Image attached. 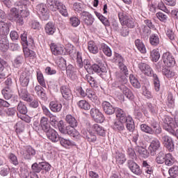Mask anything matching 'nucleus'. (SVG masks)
I'll return each instance as SVG.
<instances>
[{"label": "nucleus", "instance_id": "16", "mask_svg": "<svg viewBox=\"0 0 178 178\" xmlns=\"http://www.w3.org/2000/svg\"><path fill=\"white\" fill-rule=\"evenodd\" d=\"M128 166L130 170H131V172L134 173V175H141V169L136 162L131 160L128 161Z\"/></svg>", "mask_w": 178, "mask_h": 178}, {"label": "nucleus", "instance_id": "46", "mask_svg": "<svg viewBox=\"0 0 178 178\" xmlns=\"http://www.w3.org/2000/svg\"><path fill=\"white\" fill-rule=\"evenodd\" d=\"M163 74L165 76L167 79H173V77L176 76V72L173 70L165 68L163 70Z\"/></svg>", "mask_w": 178, "mask_h": 178}, {"label": "nucleus", "instance_id": "47", "mask_svg": "<svg viewBox=\"0 0 178 178\" xmlns=\"http://www.w3.org/2000/svg\"><path fill=\"white\" fill-rule=\"evenodd\" d=\"M37 79L39 84H40L42 87H44V88L47 87V85L45 84V80L44 79V75L40 71L37 72Z\"/></svg>", "mask_w": 178, "mask_h": 178}, {"label": "nucleus", "instance_id": "21", "mask_svg": "<svg viewBox=\"0 0 178 178\" xmlns=\"http://www.w3.org/2000/svg\"><path fill=\"white\" fill-rule=\"evenodd\" d=\"M74 127H76L67 126L66 134H68V136H70L71 137H74V138H79L80 133L79 131L76 130Z\"/></svg>", "mask_w": 178, "mask_h": 178}, {"label": "nucleus", "instance_id": "19", "mask_svg": "<svg viewBox=\"0 0 178 178\" xmlns=\"http://www.w3.org/2000/svg\"><path fill=\"white\" fill-rule=\"evenodd\" d=\"M18 94L22 99L26 101V102H31V97H30V95L29 94V92H27V89L26 88H20V90H18Z\"/></svg>", "mask_w": 178, "mask_h": 178}, {"label": "nucleus", "instance_id": "13", "mask_svg": "<svg viewBox=\"0 0 178 178\" xmlns=\"http://www.w3.org/2000/svg\"><path fill=\"white\" fill-rule=\"evenodd\" d=\"M23 51L25 58H29L31 63L35 60V53L33 50H31L29 46L24 45L23 47Z\"/></svg>", "mask_w": 178, "mask_h": 178}, {"label": "nucleus", "instance_id": "22", "mask_svg": "<svg viewBox=\"0 0 178 178\" xmlns=\"http://www.w3.org/2000/svg\"><path fill=\"white\" fill-rule=\"evenodd\" d=\"M120 90L122 91V94H124V95H125L128 99H130L131 101L134 99V95L133 94V92L126 87V86L122 85L120 86Z\"/></svg>", "mask_w": 178, "mask_h": 178}, {"label": "nucleus", "instance_id": "61", "mask_svg": "<svg viewBox=\"0 0 178 178\" xmlns=\"http://www.w3.org/2000/svg\"><path fill=\"white\" fill-rule=\"evenodd\" d=\"M122 26H127V27H129V29H133L135 26L134 19L128 17Z\"/></svg>", "mask_w": 178, "mask_h": 178}, {"label": "nucleus", "instance_id": "2", "mask_svg": "<svg viewBox=\"0 0 178 178\" xmlns=\"http://www.w3.org/2000/svg\"><path fill=\"white\" fill-rule=\"evenodd\" d=\"M36 13L40 17L41 20H48L49 19V13H48V8L44 3H39L35 7Z\"/></svg>", "mask_w": 178, "mask_h": 178}, {"label": "nucleus", "instance_id": "53", "mask_svg": "<svg viewBox=\"0 0 178 178\" xmlns=\"http://www.w3.org/2000/svg\"><path fill=\"white\" fill-rule=\"evenodd\" d=\"M15 131L17 134L23 133L24 131V124L23 121H19L15 126Z\"/></svg>", "mask_w": 178, "mask_h": 178}, {"label": "nucleus", "instance_id": "14", "mask_svg": "<svg viewBox=\"0 0 178 178\" xmlns=\"http://www.w3.org/2000/svg\"><path fill=\"white\" fill-rule=\"evenodd\" d=\"M46 133H47V138L50 140V141H52V143H58V141L60 140L59 134L56 131H55V129H49Z\"/></svg>", "mask_w": 178, "mask_h": 178}, {"label": "nucleus", "instance_id": "25", "mask_svg": "<svg viewBox=\"0 0 178 178\" xmlns=\"http://www.w3.org/2000/svg\"><path fill=\"white\" fill-rule=\"evenodd\" d=\"M124 123H126V122H122L117 120L113 123L112 128L115 131H118L119 133H120L121 131H123V130H124Z\"/></svg>", "mask_w": 178, "mask_h": 178}, {"label": "nucleus", "instance_id": "60", "mask_svg": "<svg viewBox=\"0 0 178 178\" xmlns=\"http://www.w3.org/2000/svg\"><path fill=\"white\" fill-rule=\"evenodd\" d=\"M156 16L160 22H163V23H166L168 22V15H165L162 12H159L156 14Z\"/></svg>", "mask_w": 178, "mask_h": 178}, {"label": "nucleus", "instance_id": "41", "mask_svg": "<svg viewBox=\"0 0 178 178\" xmlns=\"http://www.w3.org/2000/svg\"><path fill=\"white\" fill-rule=\"evenodd\" d=\"M129 80L131 84L135 88H140L141 87V85L140 84V82L138 81V79L134 76L133 74L129 75Z\"/></svg>", "mask_w": 178, "mask_h": 178}, {"label": "nucleus", "instance_id": "36", "mask_svg": "<svg viewBox=\"0 0 178 178\" xmlns=\"http://www.w3.org/2000/svg\"><path fill=\"white\" fill-rule=\"evenodd\" d=\"M87 96L92 102H97L98 99V96H97V93L92 89L88 88L87 89Z\"/></svg>", "mask_w": 178, "mask_h": 178}, {"label": "nucleus", "instance_id": "52", "mask_svg": "<svg viewBox=\"0 0 178 178\" xmlns=\"http://www.w3.org/2000/svg\"><path fill=\"white\" fill-rule=\"evenodd\" d=\"M140 129L142 131L147 133V134H154V129L146 124H142L140 125Z\"/></svg>", "mask_w": 178, "mask_h": 178}, {"label": "nucleus", "instance_id": "38", "mask_svg": "<svg viewBox=\"0 0 178 178\" xmlns=\"http://www.w3.org/2000/svg\"><path fill=\"white\" fill-rule=\"evenodd\" d=\"M65 121L68 124H70V127H77V120L72 115H67L65 117Z\"/></svg>", "mask_w": 178, "mask_h": 178}, {"label": "nucleus", "instance_id": "64", "mask_svg": "<svg viewBox=\"0 0 178 178\" xmlns=\"http://www.w3.org/2000/svg\"><path fill=\"white\" fill-rule=\"evenodd\" d=\"M168 173L170 176H174L177 177L178 176V167L177 166H173L172 168H170L168 170Z\"/></svg>", "mask_w": 178, "mask_h": 178}, {"label": "nucleus", "instance_id": "5", "mask_svg": "<svg viewBox=\"0 0 178 178\" xmlns=\"http://www.w3.org/2000/svg\"><path fill=\"white\" fill-rule=\"evenodd\" d=\"M90 116H92V118L95 121L97 122V123H104V120H105L104 115L97 108H91Z\"/></svg>", "mask_w": 178, "mask_h": 178}, {"label": "nucleus", "instance_id": "49", "mask_svg": "<svg viewBox=\"0 0 178 178\" xmlns=\"http://www.w3.org/2000/svg\"><path fill=\"white\" fill-rule=\"evenodd\" d=\"M80 19L76 16H73L70 18V24H71L72 27H79V26H80Z\"/></svg>", "mask_w": 178, "mask_h": 178}, {"label": "nucleus", "instance_id": "29", "mask_svg": "<svg viewBox=\"0 0 178 178\" xmlns=\"http://www.w3.org/2000/svg\"><path fill=\"white\" fill-rule=\"evenodd\" d=\"M118 81H115L112 83V87L120 88L122 87V86H124L125 84H127V78H126L125 76H121L120 79H118Z\"/></svg>", "mask_w": 178, "mask_h": 178}, {"label": "nucleus", "instance_id": "4", "mask_svg": "<svg viewBox=\"0 0 178 178\" xmlns=\"http://www.w3.org/2000/svg\"><path fill=\"white\" fill-rule=\"evenodd\" d=\"M113 60L115 62V63H118L119 68L120 70H122V72H123L125 76L129 75V70H127V67L124 65V58H123L120 54L115 53L114 55Z\"/></svg>", "mask_w": 178, "mask_h": 178}, {"label": "nucleus", "instance_id": "6", "mask_svg": "<svg viewBox=\"0 0 178 178\" xmlns=\"http://www.w3.org/2000/svg\"><path fill=\"white\" fill-rule=\"evenodd\" d=\"M81 19L86 26H92V23H94V17H92V15L87 11L81 13Z\"/></svg>", "mask_w": 178, "mask_h": 178}, {"label": "nucleus", "instance_id": "62", "mask_svg": "<svg viewBox=\"0 0 178 178\" xmlns=\"http://www.w3.org/2000/svg\"><path fill=\"white\" fill-rule=\"evenodd\" d=\"M165 154L161 152L160 153H159L158 156L156 158V162H157L159 164H162L165 163Z\"/></svg>", "mask_w": 178, "mask_h": 178}, {"label": "nucleus", "instance_id": "31", "mask_svg": "<svg viewBox=\"0 0 178 178\" xmlns=\"http://www.w3.org/2000/svg\"><path fill=\"white\" fill-rule=\"evenodd\" d=\"M60 143L64 148H70L71 147H74V145H76L74 142L64 138H60Z\"/></svg>", "mask_w": 178, "mask_h": 178}, {"label": "nucleus", "instance_id": "3", "mask_svg": "<svg viewBox=\"0 0 178 178\" xmlns=\"http://www.w3.org/2000/svg\"><path fill=\"white\" fill-rule=\"evenodd\" d=\"M6 20V14L3 10H0V34L6 35L9 34V24L5 23Z\"/></svg>", "mask_w": 178, "mask_h": 178}, {"label": "nucleus", "instance_id": "63", "mask_svg": "<svg viewBox=\"0 0 178 178\" xmlns=\"http://www.w3.org/2000/svg\"><path fill=\"white\" fill-rule=\"evenodd\" d=\"M154 88L156 91H159L161 88V82L159 81V79H158V76L154 75Z\"/></svg>", "mask_w": 178, "mask_h": 178}, {"label": "nucleus", "instance_id": "26", "mask_svg": "<svg viewBox=\"0 0 178 178\" xmlns=\"http://www.w3.org/2000/svg\"><path fill=\"white\" fill-rule=\"evenodd\" d=\"M1 94L5 99H10L13 97V90L10 87H6L1 90Z\"/></svg>", "mask_w": 178, "mask_h": 178}, {"label": "nucleus", "instance_id": "50", "mask_svg": "<svg viewBox=\"0 0 178 178\" xmlns=\"http://www.w3.org/2000/svg\"><path fill=\"white\" fill-rule=\"evenodd\" d=\"M118 17L122 25L127 20L129 16L126 14V12L120 10L118 12Z\"/></svg>", "mask_w": 178, "mask_h": 178}, {"label": "nucleus", "instance_id": "34", "mask_svg": "<svg viewBox=\"0 0 178 178\" xmlns=\"http://www.w3.org/2000/svg\"><path fill=\"white\" fill-rule=\"evenodd\" d=\"M77 106L80 109H83V111H90L91 109V105L86 100H80L77 102Z\"/></svg>", "mask_w": 178, "mask_h": 178}, {"label": "nucleus", "instance_id": "15", "mask_svg": "<svg viewBox=\"0 0 178 178\" xmlns=\"http://www.w3.org/2000/svg\"><path fill=\"white\" fill-rule=\"evenodd\" d=\"M47 3L49 9L52 12H56L58 8L60 6L62 2L58 0H47Z\"/></svg>", "mask_w": 178, "mask_h": 178}, {"label": "nucleus", "instance_id": "51", "mask_svg": "<svg viewBox=\"0 0 178 178\" xmlns=\"http://www.w3.org/2000/svg\"><path fill=\"white\" fill-rule=\"evenodd\" d=\"M56 63L60 69L66 68V60L63 57H58L56 60Z\"/></svg>", "mask_w": 178, "mask_h": 178}, {"label": "nucleus", "instance_id": "44", "mask_svg": "<svg viewBox=\"0 0 178 178\" xmlns=\"http://www.w3.org/2000/svg\"><path fill=\"white\" fill-rule=\"evenodd\" d=\"M57 126L60 133H62V134H66L67 131V127H66L63 120H60L57 124Z\"/></svg>", "mask_w": 178, "mask_h": 178}, {"label": "nucleus", "instance_id": "37", "mask_svg": "<svg viewBox=\"0 0 178 178\" xmlns=\"http://www.w3.org/2000/svg\"><path fill=\"white\" fill-rule=\"evenodd\" d=\"M125 123H127V129L129 131H134L136 127L134 125V120H133V118L129 115L127 116V119L126 120Z\"/></svg>", "mask_w": 178, "mask_h": 178}, {"label": "nucleus", "instance_id": "12", "mask_svg": "<svg viewBox=\"0 0 178 178\" xmlns=\"http://www.w3.org/2000/svg\"><path fill=\"white\" fill-rule=\"evenodd\" d=\"M30 72H23L19 76V82L22 87H27L30 83Z\"/></svg>", "mask_w": 178, "mask_h": 178}, {"label": "nucleus", "instance_id": "55", "mask_svg": "<svg viewBox=\"0 0 178 178\" xmlns=\"http://www.w3.org/2000/svg\"><path fill=\"white\" fill-rule=\"evenodd\" d=\"M23 56H19L15 58L13 65L15 67H20L22 66V64L23 63Z\"/></svg>", "mask_w": 178, "mask_h": 178}, {"label": "nucleus", "instance_id": "11", "mask_svg": "<svg viewBox=\"0 0 178 178\" xmlns=\"http://www.w3.org/2000/svg\"><path fill=\"white\" fill-rule=\"evenodd\" d=\"M143 145H144V143H140L137 145L135 149H136V152H138V154H139L140 158H145V159L148 158V156H149V152H148V151H147V149H145V148H144V147H143Z\"/></svg>", "mask_w": 178, "mask_h": 178}, {"label": "nucleus", "instance_id": "20", "mask_svg": "<svg viewBox=\"0 0 178 178\" xmlns=\"http://www.w3.org/2000/svg\"><path fill=\"white\" fill-rule=\"evenodd\" d=\"M40 126L44 132L49 131L51 129V125H49V120L48 118L43 116L40 118Z\"/></svg>", "mask_w": 178, "mask_h": 178}, {"label": "nucleus", "instance_id": "59", "mask_svg": "<svg viewBox=\"0 0 178 178\" xmlns=\"http://www.w3.org/2000/svg\"><path fill=\"white\" fill-rule=\"evenodd\" d=\"M8 159H10V163H13V165H15V166H17L19 165V160H17V156L15 155L13 153H10L8 155Z\"/></svg>", "mask_w": 178, "mask_h": 178}, {"label": "nucleus", "instance_id": "48", "mask_svg": "<svg viewBox=\"0 0 178 178\" xmlns=\"http://www.w3.org/2000/svg\"><path fill=\"white\" fill-rule=\"evenodd\" d=\"M88 73H101V67L97 64H94L89 68H86Z\"/></svg>", "mask_w": 178, "mask_h": 178}, {"label": "nucleus", "instance_id": "57", "mask_svg": "<svg viewBox=\"0 0 178 178\" xmlns=\"http://www.w3.org/2000/svg\"><path fill=\"white\" fill-rule=\"evenodd\" d=\"M66 67V72L67 74L69 77H71V79H73L74 77V67H73V65H69Z\"/></svg>", "mask_w": 178, "mask_h": 178}, {"label": "nucleus", "instance_id": "1", "mask_svg": "<svg viewBox=\"0 0 178 178\" xmlns=\"http://www.w3.org/2000/svg\"><path fill=\"white\" fill-rule=\"evenodd\" d=\"M15 5L17 6L16 8L10 9L8 17L11 22H16L22 25L23 24V17H28L30 15V13L27 7L22 5V3H17Z\"/></svg>", "mask_w": 178, "mask_h": 178}, {"label": "nucleus", "instance_id": "40", "mask_svg": "<svg viewBox=\"0 0 178 178\" xmlns=\"http://www.w3.org/2000/svg\"><path fill=\"white\" fill-rule=\"evenodd\" d=\"M165 164L167 166H172L173 163H175V157L172 156V154L168 153L165 154Z\"/></svg>", "mask_w": 178, "mask_h": 178}, {"label": "nucleus", "instance_id": "17", "mask_svg": "<svg viewBox=\"0 0 178 178\" xmlns=\"http://www.w3.org/2000/svg\"><path fill=\"white\" fill-rule=\"evenodd\" d=\"M102 108L106 115H113L116 111V108H113V106L108 102H104L102 103Z\"/></svg>", "mask_w": 178, "mask_h": 178}, {"label": "nucleus", "instance_id": "45", "mask_svg": "<svg viewBox=\"0 0 178 178\" xmlns=\"http://www.w3.org/2000/svg\"><path fill=\"white\" fill-rule=\"evenodd\" d=\"M17 111L22 115H26V113L28 112L27 106H26V105L22 102H19L17 105Z\"/></svg>", "mask_w": 178, "mask_h": 178}, {"label": "nucleus", "instance_id": "8", "mask_svg": "<svg viewBox=\"0 0 178 178\" xmlns=\"http://www.w3.org/2000/svg\"><path fill=\"white\" fill-rule=\"evenodd\" d=\"M162 143L169 151V152H173L175 151V143H173V140H172V138L164 136L162 137Z\"/></svg>", "mask_w": 178, "mask_h": 178}, {"label": "nucleus", "instance_id": "23", "mask_svg": "<svg viewBox=\"0 0 178 178\" xmlns=\"http://www.w3.org/2000/svg\"><path fill=\"white\" fill-rule=\"evenodd\" d=\"M115 115L117 118V120H120L121 122H126L127 119V116H126V113L122 110V108H115Z\"/></svg>", "mask_w": 178, "mask_h": 178}, {"label": "nucleus", "instance_id": "7", "mask_svg": "<svg viewBox=\"0 0 178 178\" xmlns=\"http://www.w3.org/2000/svg\"><path fill=\"white\" fill-rule=\"evenodd\" d=\"M138 68L143 73V74H145L146 76H154L155 74H154V70H152V68L149 65L144 63H140L138 64Z\"/></svg>", "mask_w": 178, "mask_h": 178}, {"label": "nucleus", "instance_id": "35", "mask_svg": "<svg viewBox=\"0 0 178 178\" xmlns=\"http://www.w3.org/2000/svg\"><path fill=\"white\" fill-rule=\"evenodd\" d=\"M85 80L89 83V84L93 88H98V81L95 80L91 75L86 74L85 77Z\"/></svg>", "mask_w": 178, "mask_h": 178}, {"label": "nucleus", "instance_id": "30", "mask_svg": "<svg viewBox=\"0 0 178 178\" xmlns=\"http://www.w3.org/2000/svg\"><path fill=\"white\" fill-rule=\"evenodd\" d=\"M60 91L65 99H70L72 98V91L67 86H62Z\"/></svg>", "mask_w": 178, "mask_h": 178}, {"label": "nucleus", "instance_id": "27", "mask_svg": "<svg viewBox=\"0 0 178 178\" xmlns=\"http://www.w3.org/2000/svg\"><path fill=\"white\" fill-rule=\"evenodd\" d=\"M44 30L47 34L49 35H53L55 33V31H56V27H55V24L54 23L50 22L46 24Z\"/></svg>", "mask_w": 178, "mask_h": 178}, {"label": "nucleus", "instance_id": "10", "mask_svg": "<svg viewBox=\"0 0 178 178\" xmlns=\"http://www.w3.org/2000/svg\"><path fill=\"white\" fill-rule=\"evenodd\" d=\"M163 62L168 67H171V66H174V65L176 63L175 58L169 52L163 53Z\"/></svg>", "mask_w": 178, "mask_h": 178}, {"label": "nucleus", "instance_id": "18", "mask_svg": "<svg viewBox=\"0 0 178 178\" xmlns=\"http://www.w3.org/2000/svg\"><path fill=\"white\" fill-rule=\"evenodd\" d=\"M114 158L115 159V163L117 165H123L124 162H126V155L124 154L117 151L115 152V154H114Z\"/></svg>", "mask_w": 178, "mask_h": 178}, {"label": "nucleus", "instance_id": "56", "mask_svg": "<svg viewBox=\"0 0 178 178\" xmlns=\"http://www.w3.org/2000/svg\"><path fill=\"white\" fill-rule=\"evenodd\" d=\"M157 8L160 10H162V12L167 13V15H170V10H169V8H166V6H165V3H163V2L160 1L158 3Z\"/></svg>", "mask_w": 178, "mask_h": 178}, {"label": "nucleus", "instance_id": "39", "mask_svg": "<svg viewBox=\"0 0 178 178\" xmlns=\"http://www.w3.org/2000/svg\"><path fill=\"white\" fill-rule=\"evenodd\" d=\"M92 131H96L99 136L104 137L105 136V129L102 127L99 126L98 124H95L92 127Z\"/></svg>", "mask_w": 178, "mask_h": 178}, {"label": "nucleus", "instance_id": "54", "mask_svg": "<svg viewBox=\"0 0 178 178\" xmlns=\"http://www.w3.org/2000/svg\"><path fill=\"white\" fill-rule=\"evenodd\" d=\"M151 126L154 129L153 131L154 134H161V133H162V129L161 128V127H159V124H158V122H156V121H154L151 124Z\"/></svg>", "mask_w": 178, "mask_h": 178}, {"label": "nucleus", "instance_id": "58", "mask_svg": "<svg viewBox=\"0 0 178 178\" xmlns=\"http://www.w3.org/2000/svg\"><path fill=\"white\" fill-rule=\"evenodd\" d=\"M149 41L152 45H158L159 44V36L156 34L152 35Z\"/></svg>", "mask_w": 178, "mask_h": 178}, {"label": "nucleus", "instance_id": "33", "mask_svg": "<svg viewBox=\"0 0 178 178\" xmlns=\"http://www.w3.org/2000/svg\"><path fill=\"white\" fill-rule=\"evenodd\" d=\"M53 55H62L63 54V47L60 45H51L50 47Z\"/></svg>", "mask_w": 178, "mask_h": 178}, {"label": "nucleus", "instance_id": "9", "mask_svg": "<svg viewBox=\"0 0 178 178\" xmlns=\"http://www.w3.org/2000/svg\"><path fill=\"white\" fill-rule=\"evenodd\" d=\"M160 147H161V142L159 141V140L156 138L153 139L151 141L150 145L148 147V149L150 152V155H152V156L156 155V151L159 150Z\"/></svg>", "mask_w": 178, "mask_h": 178}, {"label": "nucleus", "instance_id": "24", "mask_svg": "<svg viewBox=\"0 0 178 178\" xmlns=\"http://www.w3.org/2000/svg\"><path fill=\"white\" fill-rule=\"evenodd\" d=\"M49 108L51 112L58 113L62 111V104L58 102L53 101L49 104Z\"/></svg>", "mask_w": 178, "mask_h": 178}, {"label": "nucleus", "instance_id": "42", "mask_svg": "<svg viewBox=\"0 0 178 178\" xmlns=\"http://www.w3.org/2000/svg\"><path fill=\"white\" fill-rule=\"evenodd\" d=\"M57 10H59V13L62 15L64 17H67L69 16V13H67V8H66V6L61 3L60 4V6L57 8Z\"/></svg>", "mask_w": 178, "mask_h": 178}, {"label": "nucleus", "instance_id": "32", "mask_svg": "<svg viewBox=\"0 0 178 178\" xmlns=\"http://www.w3.org/2000/svg\"><path fill=\"white\" fill-rule=\"evenodd\" d=\"M35 154V149L30 146H28L24 153V158H25V159H31V156H34Z\"/></svg>", "mask_w": 178, "mask_h": 178}, {"label": "nucleus", "instance_id": "43", "mask_svg": "<svg viewBox=\"0 0 178 178\" xmlns=\"http://www.w3.org/2000/svg\"><path fill=\"white\" fill-rule=\"evenodd\" d=\"M151 59L153 62H158L159 60V58H161V54H159V50L154 49L151 51Z\"/></svg>", "mask_w": 178, "mask_h": 178}, {"label": "nucleus", "instance_id": "28", "mask_svg": "<svg viewBox=\"0 0 178 178\" xmlns=\"http://www.w3.org/2000/svg\"><path fill=\"white\" fill-rule=\"evenodd\" d=\"M21 41L22 45H33L34 44V40L33 38H29L27 39V33H24L21 35Z\"/></svg>", "mask_w": 178, "mask_h": 178}]
</instances>
